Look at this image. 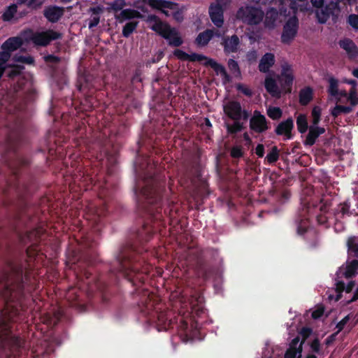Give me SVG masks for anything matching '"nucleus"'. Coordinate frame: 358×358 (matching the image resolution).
<instances>
[{"mask_svg": "<svg viewBox=\"0 0 358 358\" xmlns=\"http://www.w3.org/2000/svg\"><path fill=\"white\" fill-rule=\"evenodd\" d=\"M340 46L346 51L348 56L354 58L358 55V48L350 39H344L340 41Z\"/></svg>", "mask_w": 358, "mask_h": 358, "instance_id": "nucleus-22", "label": "nucleus"}, {"mask_svg": "<svg viewBox=\"0 0 358 358\" xmlns=\"http://www.w3.org/2000/svg\"><path fill=\"white\" fill-rule=\"evenodd\" d=\"M264 15L259 8L247 6L238 10L237 17L249 24H257L262 21Z\"/></svg>", "mask_w": 358, "mask_h": 358, "instance_id": "nucleus-9", "label": "nucleus"}, {"mask_svg": "<svg viewBox=\"0 0 358 358\" xmlns=\"http://www.w3.org/2000/svg\"><path fill=\"white\" fill-rule=\"evenodd\" d=\"M279 157V152L277 147L274 146L272 148L271 150L268 153L266 157V159L269 164H272L275 162Z\"/></svg>", "mask_w": 358, "mask_h": 358, "instance_id": "nucleus-36", "label": "nucleus"}, {"mask_svg": "<svg viewBox=\"0 0 358 358\" xmlns=\"http://www.w3.org/2000/svg\"><path fill=\"white\" fill-rule=\"evenodd\" d=\"M299 336H298L295 337L294 339H292V341H291L289 348H288V349H297L299 348Z\"/></svg>", "mask_w": 358, "mask_h": 358, "instance_id": "nucleus-54", "label": "nucleus"}, {"mask_svg": "<svg viewBox=\"0 0 358 358\" xmlns=\"http://www.w3.org/2000/svg\"><path fill=\"white\" fill-rule=\"evenodd\" d=\"M329 87L327 92L331 97L339 101L343 97L347 96L345 90L339 89V82L334 78H329L328 80Z\"/></svg>", "mask_w": 358, "mask_h": 358, "instance_id": "nucleus-17", "label": "nucleus"}, {"mask_svg": "<svg viewBox=\"0 0 358 358\" xmlns=\"http://www.w3.org/2000/svg\"><path fill=\"white\" fill-rule=\"evenodd\" d=\"M242 124H241L238 120L234 121L232 124H227V129L229 133L235 134L242 129Z\"/></svg>", "mask_w": 358, "mask_h": 358, "instance_id": "nucleus-39", "label": "nucleus"}, {"mask_svg": "<svg viewBox=\"0 0 358 358\" xmlns=\"http://www.w3.org/2000/svg\"><path fill=\"white\" fill-rule=\"evenodd\" d=\"M357 272V260L348 262L345 266H341L337 272L336 291H352L355 287V283L350 278L355 275Z\"/></svg>", "mask_w": 358, "mask_h": 358, "instance_id": "nucleus-4", "label": "nucleus"}, {"mask_svg": "<svg viewBox=\"0 0 358 358\" xmlns=\"http://www.w3.org/2000/svg\"><path fill=\"white\" fill-rule=\"evenodd\" d=\"M22 69V66L19 65L10 66V70L8 72V75L10 78L15 77L20 73Z\"/></svg>", "mask_w": 358, "mask_h": 358, "instance_id": "nucleus-47", "label": "nucleus"}, {"mask_svg": "<svg viewBox=\"0 0 358 358\" xmlns=\"http://www.w3.org/2000/svg\"><path fill=\"white\" fill-rule=\"evenodd\" d=\"M138 293L141 294L140 310L157 324L159 331L176 329L182 341L192 339L196 318L205 314L203 292H166V296L159 292Z\"/></svg>", "mask_w": 358, "mask_h": 358, "instance_id": "nucleus-1", "label": "nucleus"}, {"mask_svg": "<svg viewBox=\"0 0 358 358\" xmlns=\"http://www.w3.org/2000/svg\"><path fill=\"white\" fill-rule=\"evenodd\" d=\"M60 37V34L52 30L45 31H27L24 32V38L26 41H31L36 45L45 46L50 41L56 40Z\"/></svg>", "mask_w": 358, "mask_h": 358, "instance_id": "nucleus-7", "label": "nucleus"}, {"mask_svg": "<svg viewBox=\"0 0 358 358\" xmlns=\"http://www.w3.org/2000/svg\"><path fill=\"white\" fill-rule=\"evenodd\" d=\"M322 109L320 106H315L311 112V123L309 127V132L306 139V143L312 145L315 143L317 138L325 132L323 127H318L320 121Z\"/></svg>", "mask_w": 358, "mask_h": 358, "instance_id": "nucleus-8", "label": "nucleus"}, {"mask_svg": "<svg viewBox=\"0 0 358 358\" xmlns=\"http://www.w3.org/2000/svg\"><path fill=\"white\" fill-rule=\"evenodd\" d=\"M352 110V107L350 106H343L340 105H336L331 111V115L336 117L341 114H348L350 113Z\"/></svg>", "mask_w": 358, "mask_h": 358, "instance_id": "nucleus-33", "label": "nucleus"}, {"mask_svg": "<svg viewBox=\"0 0 358 358\" xmlns=\"http://www.w3.org/2000/svg\"><path fill=\"white\" fill-rule=\"evenodd\" d=\"M311 1L315 7L320 8L323 4L324 0H311Z\"/></svg>", "mask_w": 358, "mask_h": 358, "instance_id": "nucleus-59", "label": "nucleus"}, {"mask_svg": "<svg viewBox=\"0 0 358 358\" xmlns=\"http://www.w3.org/2000/svg\"><path fill=\"white\" fill-rule=\"evenodd\" d=\"M347 96L352 106H355L358 104V95L356 88H352L348 94H347Z\"/></svg>", "mask_w": 358, "mask_h": 358, "instance_id": "nucleus-37", "label": "nucleus"}, {"mask_svg": "<svg viewBox=\"0 0 358 358\" xmlns=\"http://www.w3.org/2000/svg\"><path fill=\"white\" fill-rule=\"evenodd\" d=\"M348 252L355 257H358V237H350L347 242Z\"/></svg>", "mask_w": 358, "mask_h": 358, "instance_id": "nucleus-27", "label": "nucleus"}, {"mask_svg": "<svg viewBox=\"0 0 358 358\" xmlns=\"http://www.w3.org/2000/svg\"><path fill=\"white\" fill-rule=\"evenodd\" d=\"M267 115L273 120H278L282 116V110L278 107L269 106L267 108Z\"/></svg>", "mask_w": 358, "mask_h": 358, "instance_id": "nucleus-35", "label": "nucleus"}, {"mask_svg": "<svg viewBox=\"0 0 358 358\" xmlns=\"http://www.w3.org/2000/svg\"><path fill=\"white\" fill-rule=\"evenodd\" d=\"M64 294H66V303L69 306L80 310L85 309V304L82 302L78 292H64Z\"/></svg>", "mask_w": 358, "mask_h": 358, "instance_id": "nucleus-19", "label": "nucleus"}, {"mask_svg": "<svg viewBox=\"0 0 358 358\" xmlns=\"http://www.w3.org/2000/svg\"><path fill=\"white\" fill-rule=\"evenodd\" d=\"M298 31V20L296 17H292L284 26L282 34V41L284 43H289L295 38Z\"/></svg>", "mask_w": 358, "mask_h": 358, "instance_id": "nucleus-14", "label": "nucleus"}, {"mask_svg": "<svg viewBox=\"0 0 358 358\" xmlns=\"http://www.w3.org/2000/svg\"><path fill=\"white\" fill-rule=\"evenodd\" d=\"M231 0H215V3L210 4L209 7V15L213 24L221 27L224 23L223 12Z\"/></svg>", "mask_w": 358, "mask_h": 358, "instance_id": "nucleus-11", "label": "nucleus"}, {"mask_svg": "<svg viewBox=\"0 0 358 358\" xmlns=\"http://www.w3.org/2000/svg\"><path fill=\"white\" fill-rule=\"evenodd\" d=\"M308 224L306 219H301L297 223V233L300 235L303 234L308 229Z\"/></svg>", "mask_w": 358, "mask_h": 358, "instance_id": "nucleus-41", "label": "nucleus"}, {"mask_svg": "<svg viewBox=\"0 0 358 358\" xmlns=\"http://www.w3.org/2000/svg\"><path fill=\"white\" fill-rule=\"evenodd\" d=\"M229 70L236 76L240 74V70L238 63L234 59H229L228 62Z\"/></svg>", "mask_w": 358, "mask_h": 358, "instance_id": "nucleus-43", "label": "nucleus"}, {"mask_svg": "<svg viewBox=\"0 0 358 358\" xmlns=\"http://www.w3.org/2000/svg\"><path fill=\"white\" fill-rule=\"evenodd\" d=\"M15 61L18 62H21V63H26V64H31L34 62V59L30 56H27V57L20 56V57H15Z\"/></svg>", "mask_w": 358, "mask_h": 358, "instance_id": "nucleus-50", "label": "nucleus"}, {"mask_svg": "<svg viewBox=\"0 0 358 358\" xmlns=\"http://www.w3.org/2000/svg\"><path fill=\"white\" fill-rule=\"evenodd\" d=\"M24 34L21 36L11 37L7 39L0 48V78L8 67L6 62L10 57L11 52L17 50L22 44Z\"/></svg>", "mask_w": 358, "mask_h": 358, "instance_id": "nucleus-6", "label": "nucleus"}, {"mask_svg": "<svg viewBox=\"0 0 358 358\" xmlns=\"http://www.w3.org/2000/svg\"><path fill=\"white\" fill-rule=\"evenodd\" d=\"M303 352V342H301L298 349L288 348L284 355V358H301Z\"/></svg>", "mask_w": 358, "mask_h": 358, "instance_id": "nucleus-29", "label": "nucleus"}, {"mask_svg": "<svg viewBox=\"0 0 358 358\" xmlns=\"http://www.w3.org/2000/svg\"><path fill=\"white\" fill-rule=\"evenodd\" d=\"M93 11L94 13H95V10L93 9ZM99 20H100V17L98 15L97 13H94V15H92L91 17V18L90 19V22H89V28L90 29H92L96 26L98 25V24L99 23Z\"/></svg>", "mask_w": 358, "mask_h": 358, "instance_id": "nucleus-45", "label": "nucleus"}, {"mask_svg": "<svg viewBox=\"0 0 358 358\" xmlns=\"http://www.w3.org/2000/svg\"><path fill=\"white\" fill-rule=\"evenodd\" d=\"M312 334V329L310 327H302L301 330H299V336L302 337V341L303 343H304V341H306L309 336H311Z\"/></svg>", "mask_w": 358, "mask_h": 358, "instance_id": "nucleus-42", "label": "nucleus"}, {"mask_svg": "<svg viewBox=\"0 0 358 358\" xmlns=\"http://www.w3.org/2000/svg\"><path fill=\"white\" fill-rule=\"evenodd\" d=\"M251 129L257 133H262L268 129L266 119L259 111L255 110L250 121Z\"/></svg>", "mask_w": 358, "mask_h": 358, "instance_id": "nucleus-15", "label": "nucleus"}, {"mask_svg": "<svg viewBox=\"0 0 358 358\" xmlns=\"http://www.w3.org/2000/svg\"><path fill=\"white\" fill-rule=\"evenodd\" d=\"M275 63V56L273 54L266 53L260 59L259 69L260 71L266 73Z\"/></svg>", "mask_w": 358, "mask_h": 358, "instance_id": "nucleus-21", "label": "nucleus"}, {"mask_svg": "<svg viewBox=\"0 0 358 358\" xmlns=\"http://www.w3.org/2000/svg\"><path fill=\"white\" fill-rule=\"evenodd\" d=\"M313 99V90L310 87H306L301 90L299 94V101L301 104L306 105Z\"/></svg>", "mask_w": 358, "mask_h": 358, "instance_id": "nucleus-26", "label": "nucleus"}, {"mask_svg": "<svg viewBox=\"0 0 358 358\" xmlns=\"http://www.w3.org/2000/svg\"><path fill=\"white\" fill-rule=\"evenodd\" d=\"M138 15V13L131 9L122 10L121 12L115 16L116 20L122 23L124 21L131 20Z\"/></svg>", "mask_w": 358, "mask_h": 358, "instance_id": "nucleus-25", "label": "nucleus"}, {"mask_svg": "<svg viewBox=\"0 0 358 358\" xmlns=\"http://www.w3.org/2000/svg\"><path fill=\"white\" fill-rule=\"evenodd\" d=\"M296 125L299 131L301 134L305 133L308 129L307 117L303 114H300L296 118Z\"/></svg>", "mask_w": 358, "mask_h": 358, "instance_id": "nucleus-31", "label": "nucleus"}, {"mask_svg": "<svg viewBox=\"0 0 358 358\" xmlns=\"http://www.w3.org/2000/svg\"><path fill=\"white\" fill-rule=\"evenodd\" d=\"M348 321H349V316H347L342 319L340 322H338V324H336V329H338V333L343 331V328H345V324Z\"/></svg>", "mask_w": 358, "mask_h": 358, "instance_id": "nucleus-52", "label": "nucleus"}, {"mask_svg": "<svg viewBox=\"0 0 358 358\" xmlns=\"http://www.w3.org/2000/svg\"><path fill=\"white\" fill-rule=\"evenodd\" d=\"M231 155L234 158H239L243 155L242 148L240 146H234L231 148Z\"/></svg>", "mask_w": 358, "mask_h": 358, "instance_id": "nucleus-48", "label": "nucleus"}, {"mask_svg": "<svg viewBox=\"0 0 358 358\" xmlns=\"http://www.w3.org/2000/svg\"><path fill=\"white\" fill-rule=\"evenodd\" d=\"M352 75L356 77L357 78H358V68L357 69H355L352 72Z\"/></svg>", "mask_w": 358, "mask_h": 358, "instance_id": "nucleus-63", "label": "nucleus"}, {"mask_svg": "<svg viewBox=\"0 0 358 358\" xmlns=\"http://www.w3.org/2000/svg\"><path fill=\"white\" fill-rule=\"evenodd\" d=\"M213 36V31L212 30H206L202 33H200L197 36L196 41L199 45H205L211 39Z\"/></svg>", "mask_w": 358, "mask_h": 358, "instance_id": "nucleus-28", "label": "nucleus"}, {"mask_svg": "<svg viewBox=\"0 0 358 358\" xmlns=\"http://www.w3.org/2000/svg\"><path fill=\"white\" fill-rule=\"evenodd\" d=\"M255 153L259 157H262L264 154V148L262 144H259L256 147Z\"/></svg>", "mask_w": 358, "mask_h": 358, "instance_id": "nucleus-56", "label": "nucleus"}, {"mask_svg": "<svg viewBox=\"0 0 358 358\" xmlns=\"http://www.w3.org/2000/svg\"><path fill=\"white\" fill-rule=\"evenodd\" d=\"M324 315V308H319L311 313L312 318L315 320H319L322 316Z\"/></svg>", "mask_w": 358, "mask_h": 358, "instance_id": "nucleus-51", "label": "nucleus"}, {"mask_svg": "<svg viewBox=\"0 0 358 358\" xmlns=\"http://www.w3.org/2000/svg\"><path fill=\"white\" fill-rule=\"evenodd\" d=\"M243 138H244V140H245L247 143H251V139H250V136H249V135H248V133H245V134H243Z\"/></svg>", "mask_w": 358, "mask_h": 358, "instance_id": "nucleus-62", "label": "nucleus"}, {"mask_svg": "<svg viewBox=\"0 0 358 358\" xmlns=\"http://www.w3.org/2000/svg\"><path fill=\"white\" fill-rule=\"evenodd\" d=\"M189 57V61H197L203 64L211 66L215 71L217 74H220L222 76L224 83L229 81V76L227 73L224 68L215 60L209 59L203 55L196 53L191 54Z\"/></svg>", "mask_w": 358, "mask_h": 358, "instance_id": "nucleus-12", "label": "nucleus"}, {"mask_svg": "<svg viewBox=\"0 0 358 358\" xmlns=\"http://www.w3.org/2000/svg\"><path fill=\"white\" fill-rule=\"evenodd\" d=\"M246 57L249 62H255L257 59V53L255 50L250 51L247 53Z\"/></svg>", "mask_w": 358, "mask_h": 358, "instance_id": "nucleus-53", "label": "nucleus"}, {"mask_svg": "<svg viewBox=\"0 0 358 358\" xmlns=\"http://www.w3.org/2000/svg\"><path fill=\"white\" fill-rule=\"evenodd\" d=\"M31 275L30 269L27 270L23 276L20 271L13 268H8L0 271V282L6 289H10V291L14 289H25V285L29 283Z\"/></svg>", "mask_w": 358, "mask_h": 358, "instance_id": "nucleus-3", "label": "nucleus"}, {"mask_svg": "<svg viewBox=\"0 0 358 358\" xmlns=\"http://www.w3.org/2000/svg\"><path fill=\"white\" fill-rule=\"evenodd\" d=\"M27 255L29 256V257L31 260L32 258H34V255L35 253V249L29 248L27 250Z\"/></svg>", "mask_w": 358, "mask_h": 358, "instance_id": "nucleus-61", "label": "nucleus"}, {"mask_svg": "<svg viewBox=\"0 0 358 358\" xmlns=\"http://www.w3.org/2000/svg\"><path fill=\"white\" fill-rule=\"evenodd\" d=\"M294 127V121L292 118H288L285 121L280 122L275 129L278 135L284 136L285 139H290L292 137V130Z\"/></svg>", "mask_w": 358, "mask_h": 358, "instance_id": "nucleus-18", "label": "nucleus"}, {"mask_svg": "<svg viewBox=\"0 0 358 358\" xmlns=\"http://www.w3.org/2000/svg\"><path fill=\"white\" fill-rule=\"evenodd\" d=\"M239 42V38L236 35L230 38H224L222 43L224 51L227 53L236 52L238 49Z\"/></svg>", "mask_w": 358, "mask_h": 358, "instance_id": "nucleus-23", "label": "nucleus"}, {"mask_svg": "<svg viewBox=\"0 0 358 358\" xmlns=\"http://www.w3.org/2000/svg\"><path fill=\"white\" fill-rule=\"evenodd\" d=\"M293 79L292 67L285 63L282 65L281 74L277 77V79L271 74L266 76L264 83L265 88L272 96L280 97L282 93L290 91Z\"/></svg>", "mask_w": 358, "mask_h": 358, "instance_id": "nucleus-2", "label": "nucleus"}, {"mask_svg": "<svg viewBox=\"0 0 358 358\" xmlns=\"http://www.w3.org/2000/svg\"><path fill=\"white\" fill-rule=\"evenodd\" d=\"M64 9L58 6H51L44 11L45 17L50 22H57L63 15Z\"/></svg>", "mask_w": 358, "mask_h": 358, "instance_id": "nucleus-20", "label": "nucleus"}, {"mask_svg": "<svg viewBox=\"0 0 358 358\" xmlns=\"http://www.w3.org/2000/svg\"><path fill=\"white\" fill-rule=\"evenodd\" d=\"M337 334H338V333L336 332V333L332 334L331 335L328 336L327 338H326V340H325V345L327 346L331 345L333 343V342H334L335 338H336Z\"/></svg>", "mask_w": 358, "mask_h": 358, "instance_id": "nucleus-57", "label": "nucleus"}, {"mask_svg": "<svg viewBox=\"0 0 358 358\" xmlns=\"http://www.w3.org/2000/svg\"><path fill=\"white\" fill-rule=\"evenodd\" d=\"M24 346H0V358H20Z\"/></svg>", "mask_w": 358, "mask_h": 358, "instance_id": "nucleus-16", "label": "nucleus"}, {"mask_svg": "<svg viewBox=\"0 0 358 358\" xmlns=\"http://www.w3.org/2000/svg\"><path fill=\"white\" fill-rule=\"evenodd\" d=\"M279 14L274 8L269 9L266 14L265 26L268 29H273L278 21Z\"/></svg>", "mask_w": 358, "mask_h": 358, "instance_id": "nucleus-24", "label": "nucleus"}, {"mask_svg": "<svg viewBox=\"0 0 358 358\" xmlns=\"http://www.w3.org/2000/svg\"><path fill=\"white\" fill-rule=\"evenodd\" d=\"M309 346H310V349L312 352L315 354L320 355V340L318 338H315V340L312 341L310 344H309Z\"/></svg>", "mask_w": 358, "mask_h": 358, "instance_id": "nucleus-44", "label": "nucleus"}, {"mask_svg": "<svg viewBox=\"0 0 358 358\" xmlns=\"http://www.w3.org/2000/svg\"><path fill=\"white\" fill-rule=\"evenodd\" d=\"M223 109L224 113L234 121L248 118L247 113L242 110L240 103L237 101H227L223 105Z\"/></svg>", "mask_w": 358, "mask_h": 358, "instance_id": "nucleus-13", "label": "nucleus"}, {"mask_svg": "<svg viewBox=\"0 0 358 358\" xmlns=\"http://www.w3.org/2000/svg\"><path fill=\"white\" fill-rule=\"evenodd\" d=\"M348 22L354 29H358V15H350L348 17Z\"/></svg>", "mask_w": 358, "mask_h": 358, "instance_id": "nucleus-49", "label": "nucleus"}, {"mask_svg": "<svg viewBox=\"0 0 358 358\" xmlns=\"http://www.w3.org/2000/svg\"><path fill=\"white\" fill-rule=\"evenodd\" d=\"M109 5L112 10L117 11L121 10L126 6V3L124 0H115Z\"/></svg>", "mask_w": 358, "mask_h": 358, "instance_id": "nucleus-40", "label": "nucleus"}, {"mask_svg": "<svg viewBox=\"0 0 358 358\" xmlns=\"http://www.w3.org/2000/svg\"><path fill=\"white\" fill-rule=\"evenodd\" d=\"M355 293V295H353L352 299H351V301H355L358 299V292H353Z\"/></svg>", "mask_w": 358, "mask_h": 358, "instance_id": "nucleus-64", "label": "nucleus"}, {"mask_svg": "<svg viewBox=\"0 0 358 358\" xmlns=\"http://www.w3.org/2000/svg\"><path fill=\"white\" fill-rule=\"evenodd\" d=\"M120 272L134 285H136L143 280L144 274L148 272V268H145L140 272L137 266H133L129 262L126 261L121 264Z\"/></svg>", "mask_w": 358, "mask_h": 358, "instance_id": "nucleus-10", "label": "nucleus"}, {"mask_svg": "<svg viewBox=\"0 0 358 358\" xmlns=\"http://www.w3.org/2000/svg\"><path fill=\"white\" fill-rule=\"evenodd\" d=\"M148 20L151 29L166 39L170 45L177 47L182 43V38L176 29L162 22L155 16H150Z\"/></svg>", "mask_w": 358, "mask_h": 358, "instance_id": "nucleus-5", "label": "nucleus"}, {"mask_svg": "<svg viewBox=\"0 0 358 358\" xmlns=\"http://www.w3.org/2000/svg\"><path fill=\"white\" fill-rule=\"evenodd\" d=\"M20 6L16 3L9 6L2 15V18L4 21L10 20L17 13V8Z\"/></svg>", "mask_w": 358, "mask_h": 358, "instance_id": "nucleus-30", "label": "nucleus"}, {"mask_svg": "<svg viewBox=\"0 0 358 358\" xmlns=\"http://www.w3.org/2000/svg\"><path fill=\"white\" fill-rule=\"evenodd\" d=\"M237 89L247 96H250L252 94L251 90L248 87L242 85H238Z\"/></svg>", "mask_w": 358, "mask_h": 358, "instance_id": "nucleus-55", "label": "nucleus"}, {"mask_svg": "<svg viewBox=\"0 0 358 358\" xmlns=\"http://www.w3.org/2000/svg\"><path fill=\"white\" fill-rule=\"evenodd\" d=\"M316 15L320 23H325L329 17V13L327 9H320L316 11Z\"/></svg>", "mask_w": 358, "mask_h": 358, "instance_id": "nucleus-38", "label": "nucleus"}, {"mask_svg": "<svg viewBox=\"0 0 358 358\" xmlns=\"http://www.w3.org/2000/svg\"><path fill=\"white\" fill-rule=\"evenodd\" d=\"M140 194L147 198L151 194V190L148 188L142 189L140 190Z\"/></svg>", "mask_w": 358, "mask_h": 358, "instance_id": "nucleus-58", "label": "nucleus"}, {"mask_svg": "<svg viewBox=\"0 0 358 358\" xmlns=\"http://www.w3.org/2000/svg\"><path fill=\"white\" fill-rule=\"evenodd\" d=\"M17 3L21 6L22 5H26L28 8L35 9L42 4L41 0H17Z\"/></svg>", "mask_w": 358, "mask_h": 358, "instance_id": "nucleus-34", "label": "nucleus"}, {"mask_svg": "<svg viewBox=\"0 0 358 358\" xmlns=\"http://www.w3.org/2000/svg\"><path fill=\"white\" fill-rule=\"evenodd\" d=\"M138 25L137 21H129L125 24L122 29V35L124 37H129L136 29Z\"/></svg>", "mask_w": 358, "mask_h": 358, "instance_id": "nucleus-32", "label": "nucleus"}, {"mask_svg": "<svg viewBox=\"0 0 358 358\" xmlns=\"http://www.w3.org/2000/svg\"><path fill=\"white\" fill-rule=\"evenodd\" d=\"M343 82L352 85V88H356L357 83L354 80H343Z\"/></svg>", "mask_w": 358, "mask_h": 358, "instance_id": "nucleus-60", "label": "nucleus"}, {"mask_svg": "<svg viewBox=\"0 0 358 358\" xmlns=\"http://www.w3.org/2000/svg\"><path fill=\"white\" fill-rule=\"evenodd\" d=\"M173 55L178 59L181 60H188L189 61L190 55L187 54L186 52H183L180 50H176L173 52Z\"/></svg>", "mask_w": 358, "mask_h": 358, "instance_id": "nucleus-46", "label": "nucleus"}]
</instances>
